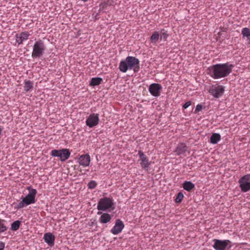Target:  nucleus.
<instances>
[{"label":"nucleus","mask_w":250,"mask_h":250,"mask_svg":"<svg viewBox=\"0 0 250 250\" xmlns=\"http://www.w3.org/2000/svg\"><path fill=\"white\" fill-rule=\"evenodd\" d=\"M50 155L53 157H58L61 161H65L67 160L70 155V152L68 149L63 148L62 149H53L50 152Z\"/></svg>","instance_id":"nucleus-6"},{"label":"nucleus","mask_w":250,"mask_h":250,"mask_svg":"<svg viewBox=\"0 0 250 250\" xmlns=\"http://www.w3.org/2000/svg\"><path fill=\"white\" fill-rule=\"evenodd\" d=\"M97 214L98 215L101 214V216L99 218V221L102 224H106L109 222L112 218L111 215L107 213H102L101 212L98 211Z\"/></svg>","instance_id":"nucleus-17"},{"label":"nucleus","mask_w":250,"mask_h":250,"mask_svg":"<svg viewBox=\"0 0 250 250\" xmlns=\"http://www.w3.org/2000/svg\"><path fill=\"white\" fill-rule=\"evenodd\" d=\"M4 247H5V243L2 242H0V250H3V249H4Z\"/></svg>","instance_id":"nucleus-33"},{"label":"nucleus","mask_w":250,"mask_h":250,"mask_svg":"<svg viewBox=\"0 0 250 250\" xmlns=\"http://www.w3.org/2000/svg\"><path fill=\"white\" fill-rule=\"evenodd\" d=\"M44 241L50 247H52L54 245L55 237L54 235L50 233H45L43 236Z\"/></svg>","instance_id":"nucleus-16"},{"label":"nucleus","mask_w":250,"mask_h":250,"mask_svg":"<svg viewBox=\"0 0 250 250\" xmlns=\"http://www.w3.org/2000/svg\"><path fill=\"white\" fill-rule=\"evenodd\" d=\"M140 61L136 58L132 56L127 57L125 60L121 61L120 62L119 69L125 73L128 69L133 70L134 73L138 72L140 70Z\"/></svg>","instance_id":"nucleus-2"},{"label":"nucleus","mask_w":250,"mask_h":250,"mask_svg":"<svg viewBox=\"0 0 250 250\" xmlns=\"http://www.w3.org/2000/svg\"><path fill=\"white\" fill-rule=\"evenodd\" d=\"M6 221L5 220L0 219V233L7 230L8 228L6 226Z\"/></svg>","instance_id":"nucleus-24"},{"label":"nucleus","mask_w":250,"mask_h":250,"mask_svg":"<svg viewBox=\"0 0 250 250\" xmlns=\"http://www.w3.org/2000/svg\"><path fill=\"white\" fill-rule=\"evenodd\" d=\"M99 122V115L97 113H92L88 116L86 120V125L90 128L97 125Z\"/></svg>","instance_id":"nucleus-10"},{"label":"nucleus","mask_w":250,"mask_h":250,"mask_svg":"<svg viewBox=\"0 0 250 250\" xmlns=\"http://www.w3.org/2000/svg\"><path fill=\"white\" fill-rule=\"evenodd\" d=\"M30 34L27 32H22L20 34H17L16 35V42L19 44H22V42L27 40L30 36Z\"/></svg>","instance_id":"nucleus-15"},{"label":"nucleus","mask_w":250,"mask_h":250,"mask_svg":"<svg viewBox=\"0 0 250 250\" xmlns=\"http://www.w3.org/2000/svg\"><path fill=\"white\" fill-rule=\"evenodd\" d=\"M27 189L29 191V193L23 198L21 201L17 203H13L15 208L18 209L22 208L36 202L35 197L37 193V190L32 188L31 187H28Z\"/></svg>","instance_id":"nucleus-3"},{"label":"nucleus","mask_w":250,"mask_h":250,"mask_svg":"<svg viewBox=\"0 0 250 250\" xmlns=\"http://www.w3.org/2000/svg\"><path fill=\"white\" fill-rule=\"evenodd\" d=\"M184 197L183 194L181 192L178 193L176 198L175 199V201L176 203H180L181 202L182 200Z\"/></svg>","instance_id":"nucleus-29"},{"label":"nucleus","mask_w":250,"mask_h":250,"mask_svg":"<svg viewBox=\"0 0 250 250\" xmlns=\"http://www.w3.org/2000/svg\"><path fill=\"white\" fill-rule=\"evenodd\" d=\"M97 186L96 183L94 181H91L88 184L89 188L94 189Z\"/></svg>","instance_id":"nucleus-30"},{"label":"nucleus","mask_w":250,"mask_h":250,"mask_svg":"<svg viewBox=\"0 0 250 250\" xmlns=\"http://www.w3.org/2000/svg\"><path fill=\"white\" fill-rule=\"evenodd\" d=\"M33 87V83L29 80H25L24 81V90L28 92L32 89Z\"/></svg>","instance_id":"nucleus-22"},{"label":"nucleus","mask_w":250,"mask_h":250,"mask_svg":"<svg viewBox=\"0 0 250 250\" xmlns=\"http://www.w3.org/2000/svg\"><path fill=\"white\" fill-rule=\"evenodd\" d=\"M103 79L101 78H93L91 79L90 85L91 86H96L99 85L102 82Z\"/></svg>","instance_id":"nucleus-23"},{"label":"nucleus","mask_w":250,"mask_h":250,"mask_svg":"<svg viewBox=\"0 0 250 250\" xmlns=\"http://www.w3.org/2000/svg\"><path fill=\"white\" fill-rule=\"evenodd\" d=\"M234 65L229 63H218L208 68V74L214 79L225 78L232 72Z\"/></svg>","instance_id":"nucleus-1"},{"label":"nucleus","mask_w":250,"mask_h":250,"mask_svg":"<svg viewBox=\"0 0 250 250\" xmlns=\"http://www.w3.org/2000/svg\"><path fill=\"white\" fill-rule=\"evenodd\" d=\"M124 228L123 222L119 219L117 220L115 226L111 230V232L114 235L118 234L122 231Z\"/></svg>","instance_id":"nucleus-13"},{"label":"nucleus","mask_w":250,"mask_h":250,"mask_svg":"<svg viewBox=\"0 0 250 250\" xmlns=\"http://www.w3.org/2000/svg\"><path fill=\"white\" fill-rule=\"evenodd\" d=\"M242 34L243 37H247L249 42L250 43V30L248 28L245 27L242 30Z\"/></svg>","instance_id":"nucleus-25"},{"label":"nucleus","mask_w":250,"mask_h":250,"mask_svg":"<svg viewBox=\"0 0 250 250\" xmlns=\"http://www.w3.org/2000/svg\"><path fill=\"white\" fill-rule=\"evenodd\" d=\"M114 205L113 200L108 197H104L100 199L98 203V210L106 211L111 208Z\"/></svg>","instance_id":"nucleus-5"},{"label":"nucleus","mask_w":250,"mask_h":250,"mask_svg":"<svg viewBox=\"0 0 250 250\" xmlns=\"http://www.w3.org/2000/svg\"><path fill=\"white\" fill-rule=\"evenodd\" d=\"M202 105H201V104H197L196 107V108H195V113H197L200 111L202 110Z\"/></svg>","instance_id":"nucleus-31"},{"label":"nucleus","mask_w":250,"mask_h":250,"mask_svg":"<svg viewBox=\"0 0 250 250\" xmlns=\"http://www.w3.org/2000/svg\"><path fill=\"white\" fill-rule=\"evenodd\" d=\"M221 140V136L218 133H213L210 137V143L213 144H217Z\"/></svg>","instance_id":"nucleus-21"},{"label":"nucleus","mask_w":250,"mask_h":250,"mask_svg":"<svg viewBox=\"0 0 250 250\" xmlns=\"http://www.w3.org/2000/svg\"><path fill=\"white\" fill-rule=\"evenodd\" d=\"M138 155L141 161V167L144 169H147L151 164V162L149 161L148 158L141 150L138 151Z\"/></svg>","instance_id":"nucleus-12"},{"label":"nucleus","mask_w":250,"mask_h":250,"mask_svg":"<svg viewBox=\"0 0 250 250\" xmlns=\"http://www.w3.org/2000/svg\"><path fill=\"white\" fill-rule=\"evenodd\" d=\"M191 104V102L190 101H188L186 102L183 105V107L184 109H186L188 107H189Z\"/></svg>","instance_id":"nucleus-32"},{"label":"nucleus","mask_w":250,"mask_h":250,"mask_svg":"<svg viewBox=\"0 0 250 250\" xmlns=\"http://www.w3.org/2000/svg\"><path fill=\"white\" fill-rule=\"evenodd\" d=\"M45 50V46L43 42L39 40L35 42L33 48L32 57L33 58H40L44 53Z\"/></svg>","instance_id":"nucleus-4"},{"label":"nucleus","mask_w":250,"mask_h":250,"mask_svg":"<svg viewBox=\"0 0 250 250\" xmlns=\"http://www.w3.org/2000/svg\"><path fill=\"white\" fill-rule=\"evenodd\" d=\"M113 3V0H105V1L100 5V9L102 10L104 9L107 6L112 5Z\"/></svg>","instance_id":"nucleus-27"},{"label":"nucleus","mask_w":250,"mask_h":250,"mask_svg":"<svg viewBox=\"0 0 250 250\" xmlns=\"http://www.w3.org/2000/svg\"><path fill=\"white\" fill-rule=\"evenodd\" d=\"M183 187L185 190L190 191L194 188L195 185L190 181H185L183 184Z\"/></svg>","instance_id":"nucleus-19"},{"label":"nucleus","mask_w":250,"mask_h":250,"mask_svg":"<svg viewBox=\"0 0 250 250\" xmlns=\"http://www.w3.org/2000/svg\"><path fill=\"white\" fill-rule=\"evenodd\" d=\"M162 89V86L160 84L153 83L149 85L148 91L153 96L158 97L160 95Z\"/></svg>","instance_id":"nucleus-11"},{"label":"nucleus","mask_w":250,"mask_h":250,"mask_svg":"<svg viewBox=\"0 0 250 250\" xmlns=\"http://www.w3.org/2000/svg\"><path fill=\"white\" fill-rule=\"evenodd\" d=\"M214 242L212 247L215 250H226V249H229L231 247V241L229 240H219L214 239Z\"/></svg>","instance_id":"nucleus-7"},{"label":"nucleus","mask_w":250,"mask_h":250,"mask_svg":"<svg viewBox=\"0 0 250 250\" xmlns=\"http://www.w3.org/2000/svg\"><path fill=\"white\" fill-rule=\"evenodd\" d=\"M187 150V146L184 144H181L177 146L175 152L178 155H180L184 153Z\"/></svg>","instance_id":"nucleus-20"},{"label":"nucleus","mask_w":250,"mask_h":250,"mask_svg":"<svg viewBox=\"0 0 250 250\" xmlns=\"http://www.w3.org/2000/svg\"><path fill=\"white\" fill-rule=\"evenodd\" d=\"M160 34V38L161 40L166 41L168 37V34L165 29L161 30Z\"/></svg>","instance_id":"nucleus-28"},{"label":"nucleus","mask_w":250,"mask_h":250,"mask_svg":"<svg viewBox=\"0 0 250 250\" xmlns=\"http://www.w3.org/2000/svg\"><path fill=\"white\" fill-rule=\"evenodd\" d=\"M21 222L19 220H17L13 222L11 224V229L12 230L16 231L19 229Z\"/></svg>","instance_id":"nucleus-26"},{"label":"nucleus","mask_w":250,"mask_h":250,"mask_svg":"<svg viewBox=\"0 0 250 250\" xmlns=\"http://www.w3.org/2000/svg\"><path fill=\"white\" fill-rule=\"evenodd\" d=\"M90 157L89 154L82 155L78 159L79 164L84 167H87L89 165L90 162Z\"/></svg>","instance_id":"nucleus-14"},{"label":"nucleus","mask_w":250,"mask_h":250,"mask_svg":"<svg viewBox=\"0 0 250 250\" xmlns=\"http://www.w3.org/2000/svg\"><path fill=\"white\" fill-rule=\"evenodd\" d=\"M240 188L243 192H247L250 190V174H247L241 177L238 181Z\"/></svg>","instance_id":"nucleus-8"},{"label":"nucleus","mask_w":250,"mask_h":250,"mask_svg":"<svg viewBox=\"0 0 250 250\" xmlns=\"http://www.w3.org/2000/svg\"><path fill=\"white\" fill-rule=\"evenodd\" d=\"M159 39H160L159 33L157 31H155L152 33V35L151 36L150 38V41L151 43L155 45L156 44Z\"/></svg>","instance_id":"nucleus-18"},{"label":"nucleus","mask_w":250,"mask_h":250,"mask_svg":"<svg viewBox=\"0 0 250 250\" xmlns=\"http://www.w3.org/2000/svg\"><path fill=\"white\" fill-rule=\"evenodd\" d=\"M225 91L223 85L216 84L211 86L209 90V93L214 98H218L222 96Z\"/></svg>","instance_id":"nucleus-9"},{"label":"nucleus","mask_w":250,"mask_h":250,"mask_svg":"<svg viewBox=\"0 0 250 250\" xmlns=\"http://www.w3.org/2000/svg\"><path fill=\"white\" fill-rule=\"evenodd\" d=\"M1 129L0 128V134L1 133Z\"/></svg>","instance_id":"nucleus-34"}]
</instances>
